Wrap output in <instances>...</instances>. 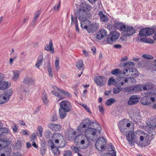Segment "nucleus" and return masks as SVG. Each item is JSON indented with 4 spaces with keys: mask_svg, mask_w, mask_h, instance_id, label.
Masks as SVG:
<instances>
[{
    "mask_svg": "<svg viewBox=\"0 0 156 156\" xmlns=\"http://www.w3.org/2000/svg\"><path fill=\"white\" fill-rule=\"evenodd\" d=\"M77 129L80 133L85 132V135L88 140H95L98 134H100L101 129L100 124L96 121L91 122L89 119H85L81 122Z\"/></svg>",
    "mask_w": 156,
    "mask_h": 156,
    "instance_id": "obj_1",
    "label": "nucleus"
},
{
    "mask_svg": "<svg viewBox=\"0 0 156 156\" xmlns=\"http://www.w3.org/2000/svg\"><path fill=\"white\" fill-rule=\"evenodd\" d=\"M52 140L54 141L56 144L58 145L59 147H63L65 145V141L64 139L63 136L61 134L57 133L53 134L52 136Z\"/></svg>",
    "mask_w": 156,
    "mask_h": 156,
    "instance_id": "obj_2",
    "label": "nucleus"
},
{
    "mask_svg": "<svg viewBox=\"0 0 156 156\" xmlns=\"http://www.w3.org/2000/svg\"><path fill=\"white\" fill-rule=\"evenodd\" d=\"M106 140L103 137L99 138L96 141L95 144L96 148L98 150L101 151L105 150L106 147Z\"/></svg>",
    "mask_w": 156,
    "mask_h": 156,
    "instance_id": "obj_3",
    "label": "nucleus"
},
{
    "mask_svg": "<svg viewBox=\"0 0 156 156\" xmlns=\"http://www.w3.org/2000/svg\"><path fill=\"white\" fill-rule=\"evenodd\" d=\"M119 36V33L116 31L111 32L107 38V42L109 44H112L118 39Z\"/></svg>",
    "mask_w": 156,
    "mask_h": 156,
    "instance_id": "obj_4",
    "label": "nucleus"
},
{
    "mask_svg": "<svg viewBox=\"0 0 156 156\" xmlns=\"http://www.w3.org/2000/svg\"><path fill=\"white\" fill-rule=\"evenodd\" d=\"M136 32L135 28L133 26H126L123 29L122 33L124 36H130L133 35Z\"/></svg>",
    "mask_w": 156,
    "mask_h": 156,
    "instance_id": "obj_5",
    "label": "nucleus"
},
{
    "mask_svg": "<svg viewBox=\"0 0 156 156\" xmlns=\"http://www.w3.org/2000/svg\"><path fill=\"white\" fill-rule=\"evenodd\" d=\"M60 108L65 111L66 112H69L71 111L72 108V105L69 102L66 101H63L60 103Z\"/></svg>",
    "mask_w": 156,
    "mask_h": 156,
    "instance_id": "obj_6",
    "label": "nucleus"
},
{
    "mask_svg": "<svg viewBox=\"0 0 156 156\" xmlns=\"http://www.w3.org/2000/svg\"><path fill=\"white\" fill-rule=\"evenodd\" d=\"M154 32V29L151 28L147 27L142 29L139 31V35L141 36H148Z\"/></svg>",
    "mask_w": 156,
    "mask_h": 156,
    "instance_id": "obj_7",
    "label": "nucleus"
},
{
    "mask_svg": "<svg viewBox=\"0 0 156 156\" xmlns=\"http://www.w3.org/2000/svg\"><path fill=\"white\" fill-rule=\"evenodd\" d=\"M134 80L133 78L130 77H120L118 81V84L120 86L126 85V84L127 83L128 81L131 80L133 82Z\"/></svg>",
    "mask_w": 156,
    "mask_h": 156,
    "instance_id": "obj_8",
    "label": "nucleus"
},
{
    "mask_svg": "<svg viewBox=\"0 0 156 156\" xmlns=\"http://www.w3.org/2000/svg\"><path fill=\"white\" fill-rule=\"evenodd\" d=\"M94 82L98 85L102 86L104 85L106 82V78L103 76H98L94 77Z\"/></svg>",
    "mask_w": 156,
    "mask_h": 156,
    "instance_id": "obj_9",
    "label": "nucleus"
},
{
    "mask_svg": "<svg viewBox=\"0 0 156 156\" xmlns=\"http://www.w3.org/2000/svg\"><path fill=\"white\" fill-rule=\"evenodd\" d=\"M96 38L98 40H101L105 37L107 35V31L105 29H100L99 31L96 33Z\"/></svg>",
    "mask_w": 156,
    "mask_h": 156,
    "instance_id": "obj_10",
    "label": "nucleus"
},
{
    "mask_svg": "<svg viewBox=\"0 0 156 156\" xmlns=\"http://www.w3.org/2000/svg\"><path fill=\"white\" fill-rule=\"evenodd\" d=\"M134 133L133 132H129L127 135H126L127 140L131 145H133L134 142H135L136 140L135 137H134Z\"/></svg>",
    "mask_w": 156,
    "mask_h": 156,
    "instance_id": "obj_11",
    "label": "nucleus"
},
{
    "mask_svg": "<svg viewBox=\"0 0 156 156\" xmlns=\"http://www.w3.org/2000/svg\"><path fill=\"white\" fill-rule=\"evenodd\" d=\"M48 126L52 131H59L61 130L62 128V126L60 124H53L51 123H48Z\"/></svg>",
    "mask_w": 156,
    "mask_h": 156,
    "instance_id": "obj_12",
    "label": "nucleus"
},
{
    "mask_svg": "<svg viewBox=\"0 0 156 156\" xmlns=\"http://www.w3.org/2000/svg\"><path fill=\"white\" fill-rule=\"evenodd\" d=\"M143 86L141 85H137L133 87H129L126 88V90L129 92H140L142 90V88H143Z\"/></svg>",
    "mask_w": 156,
    "mask_h": 156,
    "instance_id": "obj_13",
    "label": "nucleus"
},
{
    "mask_svg": "<svg viewBox=\"0 0 156 156\" xmlns=\"http://www.w3.org/2000/svg\"><path fill=\"white\" fill-rule=\"evenodd\" d=\"M98 12V15L100 17V20L101 21L106 22L108 21V16L107 15H105V14L103 11H99Z\"/></svg>",
    "mask_w": 156,
    "mask_h": 156,
    "instance_id": "obj_14",
    "label": "nucleus"
},
{
    "mask_svg": "<svg viewBox=\"0 0 156 156\" xmlns=\"http://www.w3.org/2000/svg\"><path fill=\"white\" fill-rule=\"evenodd\" d=\"M139 101V100L135 95H133L130 97L128 101V104L131 105H134Z\"/></svg>",
    "mask_w": 156,
    "mask_h": 156,
    "instance_id": "obj_15",
    "label": "nucleus"
},
{
    "mask_svg": "<svg viewBox=\"0 0 156 156\" xmlns=\"http://www.w3.org/2000/svg\"><path fill=\"white\" fill-rule=\"evenodd\" d=\"M76 16L80 20H83L86 19V17L85 12H82L80 10L77 11L76 14Z\"/></svg>",
    "mask_w": 156,
    "mask_h": 156,
    "instance_id": "obj_16",
    "label": "nucleus"
},
{
    "mask_svg": "<svg viewBox=\"0 0 156 156\" xmlns=\"http://www.w3.org/2000/svg\"><path fill=\"white\" fill-rule=\"evenodd\" d=\"M91 9V7L90 5L86 4L85 3H82L80 5V8L79 9L85 12L90 11Z\"/></svg>",
    "mask_w": 156,
    "mask_h": 156,
    "instance_id": "obj_17",
    "label": "nucleus"
},
{
    "mask_svg": "<svg viewBox=\"0 0 156 156\" xmlns=\"http://www.w3.org/2000/svg\"><path fill=\"white\" fill-rule=\"evenodd\" d=\"M34 80L32 78L26 77L23 80V83L26 85H30L34 83Z\"/></svg>",
    "mask_w": 156,
    "mask_h": 156,
    "instance_id": "obj_18",
    "label": "nucleus"
},
{
    "mask_svg": "<svg viewBox=\"0 0 156 156\" xmlns=\"http://www.w3.org/2000/svg\"><path fill=\"white\" fill-rule=\"evenodd\" d=\"M91 22L90 21L84 19L81 22V27L82 28H84L87 30Z\"/></svg>",
    "mask_w": 156,
    "mask_h": 156,
    "instance_id": "obj_19",
    "label": "nucleus"
},
{
    "mask_svg": "<svg viewBox=\"0 0 156 156\" xmlns=\"http://www.w3.org/2000/svg\"><path fill=\"white\" fill-rule=\"evenodd\" d=\"M111 73L113 75H116L117 76H119L122 74H126V73L125 71L121 70L119 69H115L112 70Z\"/></svg>",
    "mask_w": 156,
    "mask_h": 156,
    "instance_id": "obj_20",
    "label": "nucleus"
},
{
    "mask_svg": "<svg viewBox=\"0 0 156 156\" xmlns=\"http://www.w3.org/2000/svg\"><path fill=\"white\" fill-rule=\"evenodd\" d=\"M43 58V53H41L38 56L37 61L35 65L37 68H39L40 66L42 65Z\"/></svg>",
    "mask_w": 156,
    "mask_h": 156,
    "instance_id": "obj_21",
    "label": "nucleus"
},
{
    "mask_svg": "<svg viewBox=\"0 0 156 156\" xmlns=\"http://www.w3.org/2000/svg\"><path fill=\"white\" fill-rule=\"evenodd\" d=\"M51 151L55 155L58 156L60 154V151L57 147L55 146L53 143H52V145L51 146Z\"/></svg>",
    "mask_w": 156,
    "mask_h": 156,
    "instance_id": "obj_22",
    "label": "nucleus"
},
{
    "mask_svg": "<svg viewBox=\"0 0 156 156\" xmlns=\"http://www.w3.org/2000/svg\"><path fill=\"white\" fill-rule=\"evenodd\" d=\"M147 124L148 128L151 127H156V123L154 120L148 119L147 121Z\"/></svg>",
    "mask_w": 156,
    "mask_h": 156,
    "instance_id": "obj_23",
    "label": "nucleus"
},
{
    "mask_svg": "<svg viewBox=\"0 0 156 156\" xmlns=\"http://www.w3.org/2000/svg\"><path fill=\"white\" fill-rule=\"evenodd\" d=\"M125 25L121 23L116 22L114 24V27L116 29L122 31H123V29L125 28Z\"/></svg>",
    "mask_w": 156,
    "mask_h": 156,
    "instance_id": "obj_24",
    "label": "nucleus"
},
{
    "mask_svg": "<svg viewBox=\"0 0 156 156\" xmlns=\"http://www.w3.org/2000/svg\"><path fill=\"white\" fill-rule=\"evenodd\" d=\"M12 94V91L11 90H8L4 92L3 96L5 98L6 101H8L10 98V97Z\"/></svg>",
    "mask_w": 156,
    "mask_h": 156,
    "instance_id": "obj_25",
    "label": "nucleus"
},
{
    "mask_svg": "<svg viewBox=\"0 0 156 156\" xmlns=\"http://www.w3.org/2000/svg\"><path fill=\"white\" fill-rule=\"evenodd\" d=\"M53 44L52 40H50L49 45L47 44L45 47V49L47 51H50L52 53L54 52V49L52 47Z\"/></svg>",
    "mask_w": 156,
    "mask_h": 156,
    "instance_id": "obj_26",
    "label": "nucleus"
},
{
    "mask_svg": "<svg viewBox=\"0 0 156 156\" xmlns=\"http://www.w3.org/2000/svg\"><path fill=\"white\" fill-rule=\"evenodd\" d=\"M1 82H0V90H4L9 87L10 85L8 84L7 82L4 81Z\"/></svg>",
    "mask_w": 156,
    "mask_h": 156,
    "instance_id": "obj_27",
    "label": "nucleus"
},
{
    "mask_svg": "<svg viewBox=\"0 0 156 156\" xmlns=\"http://www.w3.org/2000/svg\"><path fill=\"white\" fill-rule=\"evenodd\" d=\"M97 25L96 23H93L90 24L88 27V28L87 30L88 32L89 33H92L94 32V31L96 29V27L95 26Z\"/></svg>",
    "mask_w": 156,
    "mask_h": 156,
    "instance_id": "obj_28",
    "label": "nucleus"
},
{
    "mask_svg": "<svg viewBox=\"0 0 156 156\" xmlns=\"http://www.w3.org/2000/svg\"><path fill=\"white\" fill-rule=\"evenodd\" d=\"M144 90H151L154 87V85L151 83H147L145 85H143Z\"/></svg>",
    "mask_w": 156,
    "mask_h": 156,
    "instance_id": "obj_29",
    "label": "nucleus"
},
{
    "mask_svg": "<svg viewBox=\"0 0 156 156\" xmlns=\"http://www.w3.org/2000/svg\"><path fill=\"white\" fill-rule=\"evenodd\" d=\"M9 130L7 128L4 127L0 129V137L7 134L9 132Z\"/></svg>",
    "mask_w": 156,
    "mask_h": 156,
    "instance_id": "obj_30",
    "label": "nucleus"
},
{
    "mask_svg": "<svg viewBox=\"0 0 156 156\" xmlns=\"http://www.w3.org/2000/svg\"><path fill=\"white\" fill-rule=\"evenodd\" d=\"M75 65L78 69L82 68L84 66L83 61L81 60H79L76 61Z\"/></svg>",
    "mask_w": 156,
    "mask_h": 156,
    "instance_id": "obj_31",
    "label": "nucleus"
},
{
    "mask_svg": "<svg viewBox=\"0 0 156 156\" xmlns=\"http://www.w3.org/2000/svg\"><path fill=\"white\" fill-rule=\"evenodd\" d=\"M67 112H66L65 110L60 108L59 109V114L60 118L62 119L66 117Z\"/></svg>",
    "mask_w": 156,
    "mask_h": 156,
    "instance_id": "obj_32",
    "label": "nucleus"
},
{
    "mask_svg": "<svg viewBox=\"0 0 156 156\" xmlns=\"http://www.w3.org/2000/svg\"><path fill=\"white\" fill-rule=\"evenodd\" d=\"M129 76L133 77H136L139 75L137 71L135 69H132L131 71H130Z\"/></svg>",
    "mask_w": 156,
    "mask_h": 156,
    "instance_id": "obj_33",
    "label": "nucleus"
},
{
    "mask_svg": "<svg viewBox=\"0 0 156 156\" xmlns=\"http://www.w3.org/2000/svg\"><path fill=\"white\" fill-rule=\"evenodd\" d=\"M13 75L12 77V80L14 81H16L19 77V73L18 71H13Z\"/></svg>",
    "mask_w": 156,
    "mask_h": 156,
    "instance_id": "obj_34",
    "label": "nucleus"
},
{
    "mask_svg": "<svg viewBox=\"0 0 156 156\" xmlns=\"http://www.w3.org/2000/svg\"><path fill=\"white\" fill-rule=\"evenodd\" d=\"M116 83V81L113 77L110 78L108 81V85H115Z\"/></svg>",
    "mask_w": 156,
    "mask_h": 156,
    "instance_id": "obj_35",
    "label": "nucleus"
},
{
    "mask_svg": "<svg viewBox=\"0 0 156 156\" xmlns=\"http://www.w3.org/2000/svg\"><path fill=\"white\" fill-rule=\"evenodd\" d=\"M155 127H151L148 128L147 131L151 136H154L156 135V133L155 130Z\"/></svg>",
    "mask_w": 156,
    "mask_h": 156,
    "instance_id": "obj_36",
    "label": "nucleus"
},
{
    "mask_svg": "<svg viewBox=\"0 0 156 156\" xmlns=\"http://www.w3.org/2000/svg\"><path fill=\"white\" fill-rule=\"evenodd\" d=\"M40 15V12L39 11L37 12L36 13H35L32 23L33 25H34V26L35 25V24L38 18L39 17Z\"/></svg>",
    "mask_w": 156,
    "mask_h": 156,
    "instance_id": "obj_37",
    "label": "nucleus"
},
{
    "mask_svg": "<svg viewBox=\"0 0 156 156\" xmlns=\"http://www.w3.org/2000/svg\"><path fill=\"white\" fill-rule=\"evenodd\" d=\"M42 99L44 103V104H47L48 102V100L47 98V97L46 95V94L45 93H43L42 96Z\"/></svg>",
    "mask_w": 156,
    "mask_h": 156,
    "instance_id": "obj_38",
    "label": "nucleus"
},
{
    "mask_svg": "<svg viewBox=\"0 0 156 156\" xmlns=\"http://www.w3.org/2000/svg\"><path fill=\"white\" fill-rule=\"evenodd\" d=\"M144 140V136H140V137L139 140H137L136 141V140L135 143L136 144H138L139 145L142 146Z\"/></svg>",
    "mask_w": 156,
    "mask_h": 156,
    "instance_id": "obj_39",
    "label": "nucleus"
},
{
    "mask_svg": "<svg viewBox=\"0 0 156 156\" xmlns=\"http://www.w3.org/2000/svg\"><path fill=\"white\" fill-rule=\"evenodd\" d=\"M59 90V92L61 93L62 94H63L66 96L67 97L69 98H70L72 96L70 94L69 92L65 91L63 90Z\"/></svg>",
    "mask_w": 156,
    "mask_h": 156,
    "instance_id": "obj_40",
    "label": "nucleus"
},
{
    "mask_svg": "<svg viewBox=\"0 0 156 156\" xmlns=\"http://www.w3.org/2000/svg\"><path fill=\"white\" fill-rule=\"evenodd\" d=\"M134 63L133 62H127L125 64L123 65V66L124 67L126 68H131V66H134Z\"/></svg>",
    "mask_w": 156,
    "mask_h": 156,
    "instance_id": "obj_41",
    "label": "nucleus"
},
{
    "mask_svg": "<svg viewBox=\"0 0 156 156\" xmlns=\"http://www.w3.org/2000/svg\"><path fill=\"white\" fill-rule=\"evenodd\" d=\"M44 135L47 138H49L52 136L51 131L49 130H46L44 133Z\"/></svg>",
    "mask_w": 156,
    "mask_h": 156,
    "instance_id": "obj_42",
    "label": "nucleus"
},
{
    "mask_svg": "<svg viewBox=\"0 0 156 156\" xmlns=\"http://www.w3.org/2000/svg\"><path fill=\"white\" fill-rule=\"evenodd\" d=\"M141 104L144 105H148L150 104V102L147 101V98L143 97L141 100Z\"/></svg>",
    "mask_w": 156,
    "mask_h": 156,
    "instance_id": "obj_43",
    "label": "nucleus"
},
{
    "mask_svg": "<svg viewBox=\"0 0 156 156\" xmlns=\"http://www.w3.org/2000/svg\"><path fill=\"white\" fill-rule=\"evenodd\" d=\"M115 101V99H114L110 98L106 101V104L108 106H110Z\"/></svg>",
    "mask_w": 156,
    "mask_h": 156,
    "instance_id": "obj_44",
    "label": "nucleus"
},
{
    "mask_svg": "<svg viewBox=\"0 0 156 156\" xmlns=\"http://www.w3.org/2000/svg\"><path fill=\"white\" fill-rule=\"evenodd\" d=\"M132 110L133 112V116H136L137 115L139 112V110L137 108H135Z\"/></svg>",
    "mask_w": 156,
    "mask_h": 156,
    "instance_id": "obj_45",
    "label": "nucleus"
},
{
    "mask_svg": "<svg viewBox=\"0 0 156 156\" xmlns=\"http://www.w3.org/2000/svg\"><path fill=\"white\" fill-rule=\"evenodd\" d=\"M122 88L120 86L116 88H114L113 89V92L114 94H118L122 90Z\"/></svg>",
    "mask_w": 156,
    "mask_h": 156,
    "instance_id": "obj_46",
    "label": "nucleus"
},
{
    "mask_svg": "<svg viewBox=\"0 0 156 156\" xmlns=\"http://www.w3.org/2000/svg\"><path fill=\"white\" fill-rule=\"evenodd\" d=\"M59 64V59L58 57L56 58V60L55 62V66L57 70H58L59 69L58 67Z\"/></svg>",
    "mask_w": 156,
    "mask_h": 156,
    "instance_id": "obj_47",
    "label": "nucleus"
},
{
    "mask_svg": "<svg viewBox=\"0 0 156 156\" xmlns=\"http://www.w3.org/2000/svg\"><path fill=\"white\" fill-rule=\"evenodd\" d=\"M142 57L144 58L149 59H152L153 58V57L150 55L144 54L142 55Z\"/></svg>",
    "mask_w": 156,
    "mask_h": 156,
    "instance_id": "obj_48",
    "label": "nucleus"
},
{
    "mask_svg": "<svg viewBox=\"0 0 156 156\" xmlns=\"http://www.w3.org/2000/svg\"><path fill=\"white\" fill-rule=\"evenodd\" d=\"M58 119L57 116L55 112H54L51 120L52 121H55Z\"/></svg>",
    "mask_w": 156,
    "mask_h": 156,
    "instance_id": "obj_49",
    "label": "nucleus"
},
{
    "mask_svg": "<svg viewBox=\"0 0 156 156\" xmlns=\"http://www.w3.org/2000/svg\"><path fill=\"white\" fill-rule=\"evenodd\" d=\"M0 140L1 141L5 143L7 145H9L11 143V140L9 139L6 140L5 138H1Z\"/></svg>",
    "mask_w": 156,
    "mask_h": 156,
    "instance_id": "obj_50",
    "label": "nucleus"
},
{
    "mask_svg": "<svg viewBox=\"0 0 156 156\" xmlns=\"http://www.w3.org/2000/svg\"><path fill=\"white\" fill-rule=\"evenodd\" d=\"M6 99L3 96V95L0 96V104H4L7 102Z\"/></svg>",
    "mask_w": 156,
    "mask_h": 156,
    "instance_id": "obj_51",
    "label": "nucleus"
},
{
    "mask_svg": "<svg viewBox=\"0 0 156 156\" xmlns=\"http://www.w3.org/2000/svg\"><path fill=\"white\" fill-rule=\"evenodd\" d=\"M42 128L41 126H39L37 129V131L39 132V136L41 137L42 136Z\"/></svg>",
    "mask_w": 156,
    "mask_h": 156,
    "instance_id": "obj_52",
    "label": "nucleus"
},
{
    "mask_svg": "<svg viewBox=\"0 0 156 156\" xmlns=\"http://www.w3.org/2000/svg\"><path fill=\"white\" fill-rule=\"evenodd\" d=\"M132 69L128 68V69H123L122 71H124L126 73V74H123V75H126L127 76H129V74L130 73V71H131Z\"/></svg>",
    "mask_w": 156,
    "mask_h": 156,
    "instance_id": "obj_53",
    "label": "nucleus"
},
{
    "mask_svg": "<svg viewBox=\"0 0 156 156\" xmlns=\"http://www.w3.org/2000/svg\"><path fill=\"white\" fill-rule=\"evenodd\" d=\"M82 136L83 135H81L80 136H82V138H83V137H84V138L83 139H82L81 141H80V144L81 145H83L85 143V141H86L87 140V141H89V140H88L86 137L85 136V137H83V136Z\"/></svg>",
    "mask_w": 156,
    "mask_h": 156,
    "instance_id": "obj_54",
    "label": "nucleus"
},
{
    "mask_svg": "<svg viewBox=\"0 0 156 156\" xmlns=\"http://www.w3.org/2000/svg\"><path fill=\"white\" fill-rule=\"evenodd\" d=\"M76 18L77 19V17L76 16V17H74L73 15H71V25H72L74 23L75 24V19Z\"/></svg>",
    "mask_w": 156,
    "mask_h": 156,
    "instance_id": "obj_55",
    "label": "nucleus"
},
{
    "mask_svg": "<svg viewBox=\"0 0 156 156\" xmlns=\"http://www.w3.org/2000/svg\"><path fill=\"white\" fill-rule=\"evenodd\" d=\"M81 105H82L84 108L89 113L91 114V112L89 109V108L87 107V105H83V104H81Z\"/></svg>",
    "mask_w": 156,
    "mask_h": 156,
    "instance_id": "obj_56",
    "label": "nucleus"
},
{
    "mask_svg": "<svg viewBox=\"0 0 156 156\" xmlns=\"http://www.w3.org/2000/svg\"><path fill=\"white\" fill-rule=\"evenodd\" d=\"M46 149L44 147H42L40 150V154L41 155H44Z\"/></svg>",
    "mask_w": 156,
    "mask_h": 156,
    "instance_id": "obj_57",
    "label": "nucleus"
},
{
    "mask_svg": "<svg viewBox=\"0 0 156 156\" xmlns=\"http://www.w3.org/2000/svg\"><path fill=\"white\" fill-rule=\"evenodd\" d=\"M73 130V129H70L67 130L66 133V135L69 136L72 135Z\"/></svg>",
    "mask_w": 156,
    "mask_h": 156,
    "instance_id": "obj_58",
    "label": "nucleus"
},
{
    "mask_svg": "<svg viewBox=\"0 0 156 156\" xmlns=\"http://www.w3.org/2000/svg\"><path fill=\"white\" fill-rule=\"evenodd\" d=\"M75 28L76 29V31L77 32H79V29L78 27V23H77V19L76 18L75 19Z\"/></svg>",
    "mask_w": 156,
    "mask_h": 156,
    "instance_id": "obj_59",
    "label": "nucleus"
},
{
    "mask_svg": "<svg viewBox=\"0 0 156 156\" xmlns=\"http://www.w3.org/2000/svg\"><path fill=\"white\" fill-rule=\"evenodd\" d=\"M12 129L14 133H16L17 132L18 128L16 125L15 124H14L13 126L12 127Z\"/></svg>",
    "mask_w": 156,
    "mask_h": 156,
    "instance_id": "obj_60",
    "label": "nucleus"
},
{
    "mask_svg": "<svg viewBox=\"0 0 156 156\" xmlns=\"http://www.w3.org/2000/svg\"><path fill=\"white\" fill-rule=\"evenodd\" d=\"M144 97H145L146 98L148 97L150 95L152 94V92L151 91L147 92L144 94Z\"/></svg>",
    "mask_w": 156,
    "mask_h": 156,
    "instance_id": "obj_61",
    "label": "nucleus"
},
{
    "mask_svg": "<svg viewBox=\"0 0 156 156\" xmlns=\"http://www.w3.org/2000/svg\"><path fill=\"white\" fill-rule=\"evenodd\" d=\"M72 153L70 151H66L64 156H71Z\"/></svg>",
    "mask_w": 156,
    "mask_h": 156,
    "instance_id": "obj_62",
    "label": "nucleus"
},
{
    "mask_svg": "<svg viewBox=\"0 0 156 156\" xmlns=\"http://www.w3.org/2000/svg\"><path fill=\"white\" fill-rule=\"evenodd\" d=\"M36 136H37L36 134L35 133H33L31 136V140L33 141L35 140L36 139Z\"/></svg>",
    "mask_w": 156,
    "mask_h": 156,
    "instance_id": "obj_63",
    "label": "nucleus"
},
{
    "mask_svg": "<svg viewBox=\"0 0 156 156\" xmlns=\"http://www.w3.org/2000/svg\"><path fill=\"white\" fill-rule=\"evenodd\" d=\"M71 148L75 153H77L79 152L78 148L75 147L74 146H72Z\"/></svg>",
    "mask_w": 156,
    "mask_h": 156,
    "instance_id": "obj_64",
    "label": "nucleus"
}]
</instances>
